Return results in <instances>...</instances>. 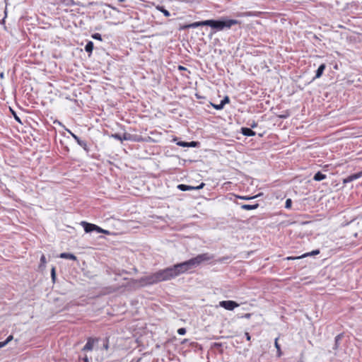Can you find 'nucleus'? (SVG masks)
<instances>
[{"instance_id": "1", "label": "nucleus", "mask_w": 362, "mask_h": 362, "mask_svg": "<svg viewBox=\"0 0 362 362\" xmlns=\"http://www.w3.org/2000/svg\"><path fill=\"white\" fill-rule=\"evenodd\" d=\"M213 258L208 253L198 255L187 261L176 264L172 267H167V272L170 279H174L179 275L186 273L193 268L198 267L203 262L211 260Z\"/></svg>"}, {"instance_id": "2", "label": "nucleus", "mask_w": 362, "mask_h": 362, "mask_svg": "<svg viewBox=\"0 0 362 362\" xmlns=\"http://www.w3.org/2000/svg\"><path fill=\"white\" fill-rule=\"evenodd\" d=\"M170 280L167 272V269H160L151 275L141 277L139 282L142 285H151L160 281Z\"/></svg>"}, {"instance_id": "3", "label": "nucleus", "mask_w": 362, "mask_h": 362, "mask_svg": "<svg viewBox=\"0 0 362 362\" xmlns=\"http://www.w3.org/2000/svg\"><path fill=\"white\" fill-rule=\"evenodd\" d=\"M240 22L235 19H220L206 20V26L211 27L216 30H222L225 28H230L234 25L240 24Z\"/></svg>"}, {"instance_id": "4", "label": "nucleus", "mask_w": 362, "mask_h": 362, "mask_svg": "<svg viewBox=\"0 0 362 362\" xmlns=\"http://www.w3.org/2000/svg\"><path fill=\"white\" fill-rule=\"evenodd\" d=\"M219 306L227 310H233L239 304L233 300H222L219 302Z\"/></svg>"}, {"instance_id": "5", "label": "nucleus", "mask_w": 362, "mask_h": 362, "mask_svg": "<svg viewBox=\"0 0 362 362\" xmlns=\"http://www.w3.org/2000/svg\"><path fill=\"white\" fill-rule=\"evenodd\" d=\"M204 185H205V184L204 182H202L199 185H198L197 187L187 185L185 184H180L177 185V188L182 192H185V191H190V190H199V189H202Z\"/></svg>"}, {"instance_id": "6", "label": "nucleus", "mask_w": 362, "mask_h": 362, "mask_svg": "<svg viewBox=\"0 0 362 362\" xmlns=\"http://www.w3.org/2000/svg\"><path fill=\"white\" fill-rule=\"evenodd\" d=\"M69 134L72 136V137L75 139V141L77 142V144L81 146L84 151H86L87 153L89 152L90 149L87 145V143L84 140H81L78 136L74 134L73 132H71L70 130H68Z\"/></svg>"}, {"instance_id": "7", "label": "nucleus", "mask_w": 362, "mask_h": 362, "mask_svg": "<svg viewBox=\"0 0 362 362\" xmlns=\"http://www.w3.org/2000/svg\"><path fill=\"white\" fill-rule=\"evenodd\" d=\"M98 341V338L89 337L87 339V342L82 349V351H92L94 344Z\"/></svg>"}, {"instance_id": "8", "label": "nucleus", "mask_w": 362, "mask_h": 362, "mask_svg": "<svg viewBox=\"0 0 362 362\" xmlns=\"http://www.w3.org/2000/svg\"><path fill=\"white\" fill-rule=\"evenodd\" d=\"M230 102V98L228 96H225L223 98V99L220 102L219 104L218 105H216V104H213L211 103V105L217 110H222L225 105L228 103Z\"/></svg>"}, {"instance_id": "9", "label": "nucleus", "mask_w": 362, "mask_h": 362, "mask_svg": "<svg viewBox=\"0 0 362 362\" xmlns=\"http://www.w3.org/2000/svg\"><path fill=\"white\" fill-rule=\"evenodd\" d=\"M81 224L83 227V229L86 233H91L93 231H95V224L87 223L86 221H82Z\"/></svg>"}, {"instance_id": "10", "label": "nucleus", "mask_w": 362, "mask_h": 362, "mask_svg": "<svg viewBox=\"0 0 362 362\" xmlns=\"http://www.w3.org/2000/svg\"><path fill=\"white\" fill-rule=\"evenodd\" d=\"M112 137H113L115 139H117L120 141H122L129 140L131 138V135L127 133H124V134H123V135H121L119 134H112Z\"/></svg>"}, {"instance_id": "11", "label": "nucleus", "mask_w": 362, "mask_h": 362, "mask_svg": "<svg viewBox=\"0 0 362 362\" xmlns=\"http://www.w3.org/2000/svg\"><path fill=\"white\" fill-rule=\"evenodd\" d=\"M318 254H320V250H313L310 252L305 253V254L302 255L300 257H288V259H300V258H304V257H309V256L317 255Z\"/></svg>"}, {"instance_id": "12", "label": "nucleus", "mask_w": 362, "mask_h": 362, "mask_svg": "<svg viewBox=\"0 0 362 362\" xmlns=\"http://www.w3.org/2000/svg\"><path fill=\"white\" fill-rule=\"evenodd\" d=\"M206 21H202L194 22L192 23H190V24H188V25H185V28H198L199 26H205V25H206Z\"/></svg>"}, {"instance_id": "13", "label": "nucleus", "mask_w": 362, "mask_h": 362, "mask_svg": "<svg viewBox=\"0 0 362 362\" xmlns=\"http://www.w3.org/2000/svg\"><path fill=\"white\" fill-rule=\"evenodd\" d=\"M325 68H326L325 64H320L319 66L318 69L316 70L315 76L314 79L320 78L322 76V75L323 74V72H324Z\"/></svg>"}, {"instance_id": "14", "label": "nucleus", "mask_w": 362, "mask_h": 362, "mask_svg": "<svg viewBox=\"0 0 362 362\" xmlns=\"http://www.w3.org/2000/svg\"><path fill=\"white\" fill-rule=\"evenodd\" d=\"M241 133L244 136H253L256 134L255 132L252 130L250 128H247V127H242Z\"/></svg>"}, {"instance_id": "15", "label": "nucleus", "mask_w": 362, "mask_h": 362, "mask_svg": "<svg viewBox=\"0 0 362 362\" xmlns=\"http://www.w3.org/2000/svg\"><path fill=\"white\" fill-rule=\"evenodd\" d=\"M59 257L62 258V259H71V260L76 259V257L74 255L71 254V253H67V252L61 253L59 255Z\"/></svg>"}, {"instance_id": "16", "label": "nucleus", "mask_w": 362, "mask_h": 362, "mask_svg": "<svg viewBox=\"0 0 362 362\" xmlns=\"http://www.w3.org/2000/svg\"><path fill=\"white\" fill-rule=\"evenodd\" d=\"M241 209H244V210H254V209H256L259 207V204H242L240 206Z\"/></svg>"}, {"instance_id": "17", "label": "nucleus", "mask_w": 362, "mask_h": 362, "mask_svg": "<svg viewBox=\"0 0 362 362\" xmlns=\"http://www.w3.org/2000/svg\"><path fill=\"white\" fill-rule=\"evenodd\" d=\"M327 177L326 175L323 174L320 171L316 173L313 177L314 180L315 181H322Z\"/></svg>"}, {"instance_id": "18", "label": "nucleus", "mask_w": 362, "mask_h": 362, "mask_svg": "<svg viewBox=\"0 0 362 362\" xmlns=\"http://www.w3.org/2000/svg\"><path fill=\"white\" fill-rule=\"evenodd\" d=\"M84 49L86 52L91 54L93 49V42L92 41H88Z\"/></svg>"}, {"instance_id": "19", "label": "nucleus", "mask_w": 362, "mask_h": 362, "mask_svg": "<svg viewBox=\"0 0 362 362\" xmlns=\"http://www.w3.org/2000/svg\"><path fill=\"white\" fill-rule=\"evenodd\" d=\"M343 337V334H339L338 335H337L334 338V346L333 347L334 349H337L339 346V341Z\"/></svg>"}, {"instance_id": "20", "label": "nucleus", "mask_w": 362, "mask_h": 362, "mask_svg": "<svg viewBox=\"0 0 362 362\" xmlns=\"http://www.w3.org/2000/svg\"><path fill=\"white\" fill-rule=\"evenodd\" d=\"M156 8L159 11L163 13L165 17H169L170 16V13L168 10H166L163 6H158L156 7Z\"/></svg>"}, {"instance_id": "21", "label": "nucleus", "mask_w": 362, "mask_h": 362, "mask_svg": "<svg viewBox=\"0 0 362 362\" xmlns=\"http://www.w3.org/2000/svg\"><path fill=\"white\" fill-rule=\"evenodd\" d=\"M274 346L277 350V356L279 357L281 356L282 353H281V347H280V345L278 343V338H276L275 339V341H274Z\"/></svg>"}, {"instance_id": "22", "label": "nucleus", "mask_w": 362, "mask_h": 362, "mask_svg": "<svg viewBox=\"0 0 362 362\" xmlns=\"http://www.w3.org/2000/svg\"><path fill=\"white\" fill-rule=\"evenodd\" d=\"M92 38H93L94 40H99V41H102V36L100 33H93L92 35H91Z\"/></svg>"}, {"instance_id": "23", "label": "nucleus", "mask_w": 362, "mask_h": 362, "mask_svg": "<svg viewBox=\"0 0 362 362\" xmlns=\"http://www.w3.org/2000/svg\"><path fill=\"white\" fill-rule=\"evenodd\" d=\"M351 175L353 180H357L358 178H361L362 177V171L358 172L357 173L352 174Z\"/></svg>"}, {"instance_id": "24", "label": "nucleus", "mask_w": 362, "mask_h": 362, "mask_svg": "<svg viewBox=\"0 0 362 362\" xmlns=\"http://www.w3.org/2000/svg\"><path fill=\"white\" fill-rule=\"evenodd\" d=\"M187 144H188L187 147L195 148L199 146V143L197 141H190V142H188Z\"/></svg>"}, {"instance_id": "25", "label": "nucleus", "mask_w": 362, "mask_h": 362, "mask_svg": "<svg viewBox=\"0 0 362 362\" xmlns=\"http://www.w3.org/2000/svg\"><path fill=\"white\" fill-rule=\"evenodd\" d=\"M292 201L291 199H287L285 203V208L290 209L291 207Z\"/></svg>"}, {"instance_id": "26", "label": "nucleus", "mask_w": 362, "mask_h": 362, "mask_svg": "<svg viewBox=\"0 0 362 362\" xmlns=\"http://www.w3.org/2000/svg\"><path fill=\"white\" fill-rule=\"evenodd\" d=\"M353 181H354V180H353L351 175H349L347 177H346L345 179H344L343 183L344 184H346V183H349V182H353Z\"/></svg>"}, {"instance_id": "27", "label": "nucleus", "mask_w": 362, "mask_h": 362, "mask_svg": "<svg viewBox=\"0 0 362 362\" xmlns=\"http://www.w3.org/2000/svg\"><path fill=\"white\" fill-rule=\"evenodd\" d=\"M51 277H52V281H54L55 279H56V273H55L54 267H52V269L51 270Z\"/></svg>"}, {"instance_id": "28", "label": "nucleus", "mask_w": 362, "mask_h": 362, "mask_svg": "<svg viewBox=\"0 0 362 362\" xmlns=\"http://www.w3.org/2000/svg\"><path fill=\"white\" fill-rule=\"evenodd\" d=\"M177 333L180 334V335H184L186 334V329L184 328V327H181V328H179L177 329Z\"/></svg>"}, {"instance_id": "29", "label": "nucleus", "mask_w": 362, "mask_h": 362, "mask_svg": "<svg viewBox=\"0 0 362 362\" xmlns=\"http://www.w3.org/2000/svg\"><path fill=\"white\" fill-rule=\"evenodd\" d=\"M188 142H186V141H178L177 143V145L180 146H182V147H187V144Z\"/></svg>"}, {"instance_id": "30", "label": "nucleus", "mask_w": 362, "mask_h": 362, "mask_svg": "<svg viewBox=\"0 0 362 362\" xmlns=\"http://www.w3.org/2000/svg\"><path fill=\"white\" fill-rule=\"evenodd\" d=\"M255 197H247V196H238V198L239 199H244V200H250V199H252L253 198H255Z\"/></svg>"}, {"instance_id": "31", "label": "nucleus", "mask_w": 362, "mask_h": 362, "mask_svg": "<svg viewBox=\"0 0 362 362\" xmlns=\"http://www.w3.org/2000/svg\"><path fill=\"white\" fill-rule=\"evenodd\" d=\"M40 264L41 265H45L46 264V258L44 255H42L40 257Z\"/></svg>"}, {"instance_id": "32", "label": "nucleus", "mask_w": 362, "mask_h": 362, "mask_svg": "<svg viewBox=\"0 0 362 362\" xmlns=\"http://www.w3.org/2000/svg\"><path fill=\"white\" fill-rule=\"evenodd\" d=\"M95 231H96L97 233H101L103 231V228L95 225Z\"/></svg>"}, {"instance_id": "33", "label": "nucleus", "mask_w": 362, "mask_h": 362, "mask_svg": "<svg viewBox=\"0 0 362 362\" xmlns=\"http://www.w3.org/2000/svg\"><path fill=\"white\" fill-rule=\"evenodd\" d=\"M13 339V336L12 335H9L6 339L5 340V341H7V344H8V342H10L11 340Z\"/></svg>"}, {"instance_id": "34", "label": "nucleus", "mask_w": 362, "mask_h": 362, "mask_svg": "<svg viewBox=\"0 0 362 362\" xmlns=\"http://www.w3.org/2000/svg\"><path fill=\"white\" fill-rule=\"evenodd\" d=\"M245 336L246 339H247V341H250V339H251V337H250V334H249L248 332H245Z\"/></svg>"}, {"instance_id": "35", "label": "nucleus", "mask_w": 362, "mask_h": 362, "mask_svg": "<svg viewBox=\"0 0 362 362\" xmlns=\"http://www.w3.org/2000/svg\"><path fill=\"white\" fill-rule=\"evenodd\" d=\"M7 344V341H0V349L4 347Z\"/></svg>"}, {"instance_id": "36", "label": "nucleus", "mask_w": 362, "mask_h": 362, "mask_svg": "<svg viewBox=\"0 0 362 362\" xmlns=\"http://www.w3.org/2000/svg\"><path fill=\"white\" fill-rule=\"evenodd\" d=\"M108 7H110L111 9H112V10H114V11H115L119 12V10H118L116 7H115V6H113L108 5Z\"/></svg>"}, {"instance_id": "37", "label": "nucleus", "mask_w": 362, "mask_h": 362, "mask_svg": "<svg viewBox=\"0 0 362 362\" xmlns=\"http://www.w3.org/2000/svg\"><path fill=\"white\" fill-rule=\"evenodd\" d=\"M250 126H251V127H252V128H255V127H257V122H253L250 124Z\"/></svg>"}, {"instance_id": "38", "label": "nucleus", "mask_w": 362, "mask_h": 362, "mask_svg": "<svg viewBox=\"0 0 362 362\" xmlns=\"http://www.w3.org/2000/svg\"><path fill=\"white\" fill-rule=\"evenodd\" d=\"M214 347H221V344L220 343H214V345H213Z\"/></svg>"}, {"instance_id": "39", "label": "nucleus", "mask_w": 362, "mask_h": 362, "mask_svg": "<svg viewBox=\"0 0 362 362\" xmlns=\"http://www.w3.org/2000/svg\"><path fill=\"white\" fill-rule=\"evenodd\" d=\"M104 346V349H106V350H107V349H108V347H109V346H108V342H107V341H106V343L104 344V346Z\"/></svg>"}, {"instance_id": "40", "label": "nucleus", "mask_w": 362, "mask_h": 362, "mask_svg": "<svg viewBox=\"0 0 362 362\" xmlns=\"http://www.w3.org/2000/svg\"><path fill=\"white\" fill-rule=\"evenodd\" d=\"M101 233L110 234V232L107 230L103 229V231L101 232Z\"/></svg>"}, {"instance_id": "41", "label": "nucleus", "mask_w": 362, "mask_h": 362, "mask_svg": "<svg viewBox=\"0 0 362 362\" xmlns=\"http://www.w3.org/2000/svg\"><path fill=\"white\" fill-rule=\"evenodd\" d=\"M238 16H248L247 13H239L237 15Z\"/></svg>"}, {"instance_id": "42", "label": "nucleus", "mask_w": 362, "mask_h": 362, "mask_svg": "<svg viewBox=\"0 0 362 362\" xmlns=\"http://www.w3.org/2000/svg\"><path fill=\"white\" fill-rule=\"evenodd\" d=\"M178 69L179 70H187V69L182 66H179Z\"/></svg>"}, {"instance_id": "43", "label": "nucleus", "mask_w": 362, "mask_h": 362, "mask_svg": "<svg viewBox=\"0 0 362 362\" xmlns=\"http://www.w3.org/2000/svg\"><path fill=\"white\" fill-rule=\"evenodd\" d=\"M83 361L84 362H89V360H88L87 356H85V357L83 358Z\"/></svg>"}, {"instance_id": "44", "label": "nucleus", "mask_w": 362, "mask_h": 362, "mask_svg": "<svg viewBox=\"0 0 362 362\" xmlns=\"http://www.w3.org/2000/svg\"><path fill=\"white\" fill-rule=\"evenodd\" d=\"M15 119H16V121L21 122V120H20L19 117H17L16 115L15 116Z\"/></svg>"}, {"instance_id": "45", "label": "nucleus", "mask_w": 362, "mask_h": 362, "mask_svg": "<svg viewBox=\"0 0 362 362\" xmlns=\"http://www.w3.org/2000/svg\"><path fill=\"white\" fill-rule=\"evenodd\" d=\"M245 317H247V318H249V317H250V314H249V313H248V314H246V315H245Z\"/></svg>"}, {"instance_id": "46", "label": "nucleus", "mask_w": 362, "mask_h": 362, "mask_svg": "<svg viewBox=\"0 0 362 362\" xmlns=\"http://www.w3.org/2000/svg\"><path fill=\"white\" fill-rule=\"evenodd\" d=\"M125 0H118L119 2H123Z\"/></svg>"}, {"instance_id": "47", "label": "nucleus", "mask_w": 362, "mask_h": 362, "mask_svg": "<svg viewBox=\"0 0 362 362\" xmlns=\"http://www.w3.org/2000/svg\"><path fill=\"white\" fill-rule=\"evenodd\" d=\"M0 76L2 78V77L4 76V74H3V73H1V74H0Z\"/></svg>"}]
</instances>
